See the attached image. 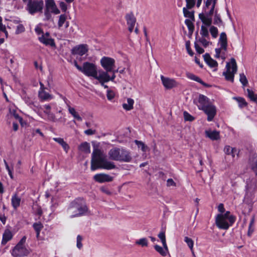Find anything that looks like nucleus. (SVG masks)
Segmentation results:
<instances>
[{"label": "nucleus", "mask_w": 257, "mask_h": 257, "mask_svg": "<svg viewBox=\"0 0 257 257\" xmlns=\"http://www.w3.org/2000/svg\"><path fill=\"white\" fill-rule=\"evenodd\" d=\"M98 168L111 170L116 168V166L113 162L105 158L100 150L96 149L94 150L92 154L91 169L94 171Z\"/></svg>", "instance_id": "f257e3e1"}, {"label": "nucleus", "mask_w": 257, "mask_h": 257, "mask_svg": "<svg viewBox=\"0 0 257 257\" xmlns=\"http://www.w3.org/2000/svg\"><path fill=\"white\" fill-rule=\"evenodd\" d=\"M102 68L105 70L103 72L106 74L102 79L103 83L108 82L109 81H113L115 78V72L117 70H114L115 67V60L108 57H103L100 61Z\"/></svg>", "instance_id": "f03ea898"}, {"label": "nucleus", "mask_w": 257, "mask_h": 257, "mask_svg": "<svg viewBox=\"0 0 257 257\" xmlns=\"http://www.w3.org/2000/svg\"><path fill=\"white\" fill-rule=\"evenodd\" d=\"M110 160L120 162L129 163L133 160L131 152L123 148H113L108 153Z\"/></svg>", "instance_id": "7ed1b4c3"}, {"label": "nucleus", "mask_w": 257, "mask_h": 257, "mask_svg": "<svg viewBox=\"0 0 257 257\" xmlns=\"http://www.w3.org/2000/svg\"><path fill=\"white\" fill-rule=\"evenodd\" d=\"M81 72L87 76H91L97 80L101 85L103 84L102 78L106 75L103 72V70H97V66L95 64L88 62L83 64Z\"/></svg>", "instance_id": "20e7f679"}, {"label": "nucleus", "mask_w": 257, "mask_h": 257, "mask_svg": "<svg viewBox=\"0 0 257 257\" xmlns=\"http://www.w3.org/2000/svg\"><path fill=\"white\" fill-rule=\"evenodd\" d=\"M88 209L82 200H76L70 204L67 209V214L71 218L85 214Z\"/></svg>", "instance_id": "39448f33"}, {"label": "nucleus", "mask_w": 257, "mask_h": 257, "mask_svg": "<svg viewBox=\"0 0 257 257\" xmlns=\"http://www.w3.org/2000/svg\"><path fill=\"white\" fill-rule=\"evenodd\" d=\"M226 71L223 73L225 79L228 81L233 82L234 75L237 71V65L235 60L231 58L229 63L226 65Z\"/></svg>", "instance_id": "423d86ee"}, {"label": "nucleus", "mask_w": 257, "mask_h": 257, "mask_svg": "<svg viewBox=\"0 0 257 257\" xmlns=\"http://www.w3.org/2000/svg\"><path fill=\"white\" fill-rule=\"evenodd\" d=\"M26 237L24 236L17 245L13 249L12 254L14 257H18L27 255L29 253L28 250L24 246V243L26 242Z\"/></svg>", "instance_id": "0eeeda50"}, {"label": "nucleus", "mask_w": 257, "mask_h": 257, "mask_svg": "<svg viewBox=\"0 0 257 257\" xmlns=\"http://www.w3.org/2000/svg\"><path fill=\"white\" fill-rule=\"evenodd\" d=\"M43 5L44 3L42 1L29 0L27 5V10L31 14H34L41 12Z\"/></svg>", "instance_id": "6e6552de"}, {"label": "nucleus", "mask_w": 257, "mask_h": 257, "mask_svg": "<svg viewBox=\"0 0 257 257\" xmlns=\"http://www.w3.org/2000/svg\"><path fill=\"white\" fill-rule=\"evenodd\" d=\"M228 219L223 216V214H218L215 218L216 226L220 229H227L230 226V223L227 222Z\"/></svg>", "instance_id": "1a4fd4ad"}, {"label": "nucleus", "mask_w": 257, "mask_h": 257, "mask_svg": "<svg viewBox=\"0 0 257 257\" xmlns=\"http://www.w3.org/2000/svg\"><path fill=\"white\" fill-rule=\"evenodd\" d=\"M40 88L38 91V97L41 101H50L53 98V96L46 91L47 88L40 82Z\"/></svg>", "instance_id": "9d476101"}, {"label": "nucleus", "mask_w": 257, "mask_h": 257, "mask_svg": "<svg viewBox=\"0 0 257 257\" xmlns=\"http://www.w3.org/2000/svg\"><path fill=\"white\" fill-rule=\"evenodd\" d=\"M194 102H195L198 108L200 110H202L206 106H207L211 103L210 102L209 99L202 94H200L197 100H194Z\"/></svg>", "instance_id": "9b49d317"}, {"label": "nucleus", "mask_w": 257, "mask_h": 257, "mask_svg": "<svg viewBox=\"0 0 257 257\" xmlns=\"http://www.w3.org/2000/svg\"><path fill=\"white\" fill-rule=\"evenodd\" d=\"M218 43L220 45V47L215 49V52L216 53L220 54L222 50L224 51H226L227 50V36L224 32H222L220 34Z\"/></svg>", "instance_id": "f8f14e48"}, {"label": "nucleus", "mask_w": 257, "mask_h": 257, "mask_svg": "<svg viewBox=\"0 0 257 257\" xmlns=\"http://www.w3.org/2000/svg\"><path fill=\"white\" fill-rule=\"evenodd\" d=\"M202 110L207 115V120L209 121H212L216 114V107L212 103L206 106Z\"/></svg>", "instance_id": "ddd939ff"}, {"label": "nucleus", "mask_w": 257, "mask_h": 257, "mask_svg": "<svg viewBox=\"0 0 257 257\" xmlns=\"http://www.w3.org/2000/svg\"><path fill=\"white\" fill-rule=\"evenodd\" d=\"M46 9L48 11L57 15L60 14V11L58 9L54 0H45Z\"/></svg>", "instance_id": "4468645a"}, {"label": "nucleus", "mask_w": 257, "mask_h": 257, "mask_svg": "<svg viewBox=\"0 0 257 257\" xmlns=\"http://www.w3.org/2000/svg\"><path fill=\"white\" fill-rule=\"evenodd\" d=\"M161 79L164 86L166 89H171L177 85V82L174 79L166 77L162 75Z\"/></svg>", "instance_id": "2eb2a0df"}, {"label": "nucleus", "mask_w": 257, "mask_h": 257, "mask_svg": "<svg viewBox=\"0 0 257 257\" xmlns=\"http://www.w3.org/2000/svg\"><path fill=\"white\" fill-rule=\"evenodd\" d=\"M93 178L96 182L100 183L111 182L113 180L112 177L103 173L96 174L94 176Z\"/></svg>", "instance_id": "dca6fc26"}, {"label": "nucleus", "mask_w": 257, "mask_h": 257, "mask_svg": "<svg viewBox=\"0 0 257 257\" xmlns=\"http://www.w3.org/2000/svg\"><path fill=\"white\" fill-rule=\"evenodd\" d=\"M125 18L128 26V31L132 33L136 22V19L132 13L127 14L125 16Z\"/></svg>", "instance_id": "f3484780"}, {"label": "nucleus", "mask_w": 257, "mask_h": 257, "mask_svg": "<svg viewBox=\"0 0 257 257\" xmlns=\"http://www.w3.org/2000/svg\"><path fill=\"white\" fill-rule=\"evenodd\" d=\"M216 1L217 0H206L205 2L204 10V12L208 11L207 14L209 16H212L213 14Z\"/></svg>", "instance_id": "a211bd4d"}, {"label": "nucleus", "mask_w": 257, "mask_h": 257, "mask_svg": "<svg viewBox=\"0 0 257 257\" xmlns=\"http://www.w3.org/2000/svg\"><path fill=\"white\" fill-rule=\"evenodd\" d=\"M88 51L87 46L86 45H80L78 46L75 47L72 50V53L73 55H79L82 56L85 54Z\"/></svg>", "instance_id": "6ab92c4d"}, {"label": "nucleus", "mask_w": 257, "mask_h": 257, "mask_svg": "<svg viewBox=\"0 0 257 257\" xmlns=\"http://www.w3.org/2000/svg\"><path fill=\"white\" fill-rule=\"evenodd\" d=\"M51 106L49 104H45L43 106V111L47 116V119L49 121L56 122L57 119L55 117V114L51 112Z\"/></svg>", "instance_id": "aec40b11"}, {"label": "nucleus", "mask_w": 257, "mask_h": 257, "mask_svg": "<svg viewBox=\"0 0 257 257\" xmlns=\"http://www.w3.org/2000/svg\"><path fill=\"white\" fill-rule=\"evenodd\" d=\"M163 247L159 245H155L154 248L160 255L163 256H166L169 253V248L167 244H162Z\"/></svg>", "instance_id": "412c9836"}, {"label": "nucleus", "mask_w": 257, "mask_h": 257, "mask_svg": "<svg viewBox=\"0 0 257 257\" xmlns=\"http://www.w3.org/2000/svg\"><path fill=\"white\" fill-rule=\"evenodd\" d=\"M205 134L206 136L211 140H218L220 139V134L218 131L211 130H206Z\"/></svg>", "instance_id": "4be33fe9"}, {"label": "nucleus", "mask_w": 257, "mask_h": 257, "mask_svg": "<svg viewBox=\"0 0 257 257\" xmlns=\"http://www.w3.org/2000/svg\"><path fill=\"white\" fill-rule=\"evenodd\" d=\"M40 42L44 44L46 46H50L51 47L55 46L54 40L51 37H48L47 36H41L38 38Z\"/></svg>", "instance_id": "5701e85b"}, {"label": "nucleus", "mask_w": 257, "mask_h": 257, "mask_svg": "<svg viewBox=\"0 0 257 257\" xmlns=\"http://www.w3.org/2000/svg\"><path fill=\"white\" fill-rule=\"evenodd\" d=\"M224 153L228 155H231L232 158H234L235 156H238L239 151L235 148H232L229 146H226L224 148Z\"/></svg>", "instance_id": "b1692460"}, {"label": "nucleus", "mask_w": 257, "mask_h": 257, "mask_svg": "<svg viewBox=\"0 0 257 257\" xmlns=\"http://www.w3.org/2000/svg\"><path fill=\"white\" fill-rule=\"evenodd\" d=\"M207 12H208V11L205 12V15L203 14H200L199 15V17L204 24L209 26L212 23V18L211 17V16L208 15Z\"/></svg>", "instance_id": "393cba45"}, {"label": "nucleus", "mask_w": 257, "mask_h": 257, "mask_svg": "<svg viewBox=\"0 0 257 257\" xmlns=\"http://www.w3.org/2000/svg\"><path fill=\"white\" fill-rule=\"evenodd\" d=\"M53 140L58 143L60 145L62 146L64 151L67 153L69 150V146L68 144L64 141V139L61 138H54Z\"/></svg>", "instance_id": "a878e982"}, {"label": "nucleus", "mask_w": 257, "mask_h": 257, "mask_svg": "<svg viewBox=\"0 0 257 257\" xmlns=\"http://www.w3.org/2000/svg\"><path fill=\"white\" fill-rule=\"evenodd\" d=\"M203 57L205 61L210 67H216L217 66V62L211 58L209 54H205Z\"/></svg>", "instance_id": "bb28decb"}, {"label": "nucleus", "mask_w": 257, "mask_h": 257, "mask_svg": "<svg viewBox=\"0 0 257 257\" xmlns=\"http://www.w3.org/2000/svg\"><path fill=\"white\" fill-rule=\"evenodd\" d=\"M12 237L13 234L12 232L9 229H6L3 235L2 244L3 245L6 244L8 241L12 238Z\"/></svg>", "instance_id": "cd10ccee"}, {"label": "nucleus", "mask_w": 257, "mask_h": 257, "mask_svg": "<svg viewBox=\"0 0 257 257\" xmlns=\"http://www.w3.org/2000/svg\"><path fill=\"white\" fill-rule=\"evenodd\" d=\"M67 107L69 112L72 115L74 119H76V120L80 121L82 120V117L79 115L78 112L74 107H71L68 104H67Z\"/></svg>", "instance_id": "c85d7f7f"}, {"label": "nucleus", "mask_w": 257, "mask_h": 257, "mask_svg": "<svg viewBox=\"0 0 257 257\" xmlns=\"http://www.w3.org/2000/svg\"><path fill=\"white\" fill-rule=\"evenodd\" d=\"M251 169L257 174V154L253 155L249 159Z\"/></svg>", "instance_id": "c756f323"}, {"label": "nucleus", "mask_w": 257, "mask_h": 257, "mask_svg": "<svg viewBox=\"0 0 257 257\" xmlns=\"http://www.w3.org/2000/svg\"><path fill=\"white\" fill-rule=\"evenodd\" d=\"M79 149L80 151L85 153H89L90 152V145L87 142H84L82 143L79 146Z\"/></svg>", "instance_id": "7c9ffc66"}, {"label": "nucleus", "mask_w": 257, "mask_h": 257, "mask_svg": "<svg viewBox=\"0 0 257 257\" xmlns=\"http://www.w3.org/2000/svg\"><path fill=\"white\" fill-rule=\"evenodd\" d=\"M134 103V101L133 99L130 98H127V103H123L122 104V107L126 110H130L133 108Z\"/></svg>", "instance_id": "2f4dec72"}, {"label": "nucleus", "mask_w": 257, "mask_h": 257, "mask_svg": "<svg viewBox=\"0 0 257 257\" xmlns=\"http://www.w3.org/2000/svg\"><path fill=\"white\" fill-rule=\"evenodd\" d=\"M186 75L188 78H189L191 80L196 81L202 84V85H203L204 86H207V84L206 83H205L199 77L194 75L193 74L190 73H187L186 74Z\"/></svg>", "instance_id": "473e14b6"}, {"label": "nucleus", "mask_w": 257, "mask_h": 257, "mask_svg": "<svg viewBox=\"0 0 257 257\" xmlns=\"http://www.w3.org/2000/svg\"><path fill=\"white\" fill-rule=\"evenodd\" d=\"M21 198L18 197L16 194L12 196V204L13 207L16 209L20 205Z\"/></svg>", "instance_id": "72a5a7b5"}, {"label": "nucleus", "mask_w": 257, "mask_h": 257, "mask_svg": "<svg viewBox=\"0 0 257 257\" xmlns=\"http://www.w3.org/2000/svg\"><path fill=\"white\" fill-rule=\"evenodd\" d=\"M188 9L184 8L183 11L184 15L185 17L189 18V20H195L193 11H189Z\"/></svg>", "instance_id": "f704fd0d"}, {"label": "nucleus", "mask_w": 257, "mask_h": 257, "mask_svg": "<svg viewBox=\"0 0 257 257\" xmlns=\"http://www.w3.org/2000/svg\"><path fill=\"white\" fill-rule=\"evenodd\" d=\"M194 20L186 19L185 21L186 25H187L190 34L191 35L194 30V26L193 25V22Z\"/></svg>", "instance_id": "c9c22d12"}, {"label": "nucleus", "mask_w": 257, "mask_h": 257, "mask_svg": "<svg viewBox=\"0 0 257 257\" xmlns=\"http://www.w3.org/2000/svg\"><path fill=\"white\" fill-rule=\"evenodd\" d=\"M136 244L139 245L142 247H147L148 246V241L146 238H141L135 242Z\"/></svg>", "instance_id": "e433bc0d"}, {"label": "nucleus", "mask_w": 257, "mask_h": 257, "mask_svg": "<svg viewBox=\"0 0 257 257\" xmlns=\"http://www.w3.org/2000/svg\"><path fill=\"white\" fill-rule=\"evenodd\" d=\"M223 216L228 219L230 224H232L235 221V217L232 215H230V212L228 211H226Z\"/></svg>", "instance_id": "4c0bfd02"}, {"label": "nucleus", "mask_w": 257, "mask_h": 257, "mask_svg": "<svg viewBox=\"0 0 257 257\" xmlns=\"http://www.w3.org/2000/svg\"><path fill=\"white\" fill-rule=\"evenodd\" d=\"M43 226L40 222L35 223L33 224V227L37 233V237H39L40 231L42 230Z\"/></svg>", "instance_id": "58836bf2"}, {"label": "nucleus", "mask_w": 257, "mask_h": 257, "mask_svg": "<svg viewBox=\"0 0 257 257\" xmlns=\"http://www.w3.org/2000/svg\"><path fill=\"white\" fill-rule=\"evenodd\" d=\"M67 19V16L65 14H62L59 17V20L58 22V26L59 28L62 27L63 24L65 23Z\"/></svg>", "instance_id": "ea45409f"}, {"label": "nucleus", "mask_w": 257, "mask_h": 257, "mask_svg": "<svg viewBox=\"0 0 257 257\" xmlns=\"http://www.w3.org/2000/svg\"><path fill=\"white\" fill-rule=\"evenodd\" d=\"M135 142L139 148H141L143 152H146L149 150L148 147L143 142L138 140H135Z\"/></svg>", "instance_id": "a19ab883"}, {"label": "nucleus", "mask_w": 257, "mask_h": 257, "mask_svg": "<svg viewBox=\"0 0 257 257\" xmlns=\"http://www.w3.org/2000/svg\"><path fill=\"white\" fill-rule=\"evenodd\" d=\"M247 96L251 101L257 103V94L249 89H247Z\"/></svg>", "instance_id": "79ce46f5"}, {"label": "nucleus", "mask_w": 257, "mask_h": 257, "mask_svg": "<svg viewBox=\"0 0 257 257\" xmlns=\"http://www.w3.org/2000/svg\"><path fill=\"white\" fill-rule=\"evenodd\" d=\"M184 241L187 244V245L190 250H192V248H193L194 246L193 240L191 238H189L188 236H185L184 238Z\"/></svg>", "instance_id": "37998d69"}, {"label": "nucleus", "mask_w": 257, "mask_h": 257, "mask_svg": "<svg viewBox=\"0 0 257 257\" xmlns=\"http://www.w3.org/2000/svg\"><path fill=\"white\" fill-rule=\"evenodd\" d=\"M158 237L161 240L162 244H167L166 242L165 232L164 231H161L158 235Z\"/></svg>", "instance_id": "c03bdc74"}, {"label": "nucleus", "mask_w": 257, "mask_h": 257, "mask_svg": "<svg viewBox=\"0 0 257 257\" xmlns=\"http://www.w3.org/2000/svg\"><path fill=\"white\" fill-rule=\"evenodd\" d=\"M200 34L202 37H208L209 33L207 28L204 26H202L201 27Z\"/></svg>", "instance_id": "a18cd8bd"}, {"label": "nucleus", "mask_w": 257, "mask_h": 257, "mask_svg": "<svg viewBox=\"0 0 257 257\" xmlns=\"http://www.w3.org/2000/svg\"><path fill=\"white\" fill-rule=\"evenodd\" d=\"M183 115L185 121H192L195 119L194 117L192 116L187 111L184 112Z\"/></svg>", "instance_id": "49530a36"}, {"label": "nucleus", "mask_w": 257, "mask_h": 257, "mask_svg": "<svg viewBox=\"0 0 257 257\" xmlns=\"http://www.w3.org/2000/svg\"><path fill=\"white\" fill-rule=\"evenodd\" d=\"M211 35L214 38H216L218 36V30L214 26H211L210 28Z\"/></svg>", "instance_id": "de8ad7c7"}, {"label": "nucleus", "mask_w": 257, "mask_h": 257, "mask_svg": "<svg viewBox=\"0 0 257 257\" xmlns=\"http://www.w3.org/2000/svg\"><path fill=\"white\" fill-rule=\"evenodd\" d=\"M10 114L12 116H13L15 118H16L17 119H18L20 122H21L23 120V119L21 117H20L18 114H17L16 113V111L14 109H13V110H11L10 109Z\"/></svg>", "instance_id": "09e8293b"}, {"label": "nucleus", "mask_w": 257, "mask_h": 257, "mask_svg": "<svg viewBox=\"0 0 257 257\" xmlns=\"http://www.w3.org/2000/svg\"><path fill=\"white\" fill-rule=\"evenodd\" d=\"M235 99L238 101L240 107H243L247 105V103L243 98L238 97L236 98Z\"/></svg>", "instance_id": "8fccbe9b"}, {"label": "nucleus", "mask_w": 257, "mask_h": 257, "mask_svg": "<svg viewBox=\"0 0 257 257\" xmlns=\"http://www.w3.org/2000/svg\"><path fill=\"white\" fill-rule=\"evenodd\" d=\"M0 31L4 32L6 37V38L8 37V33L6 30V26L5 25H4L2 23V18L1 17H0Z\"/></svg>", "instance_id": "3c124183"}, {"label": "nucleus", "mask_w": 257, "mask_h": 257, "mask_svg": "<svg viewBox=\"0 0 257 257\" xmlns=\"http://www.w3.org/2000/svg\"><path fill=\"white\" fill-rule=\"evenodd\" d=\"M239 81L243 86L246 85L248 83L246 77L243 73L240 74Z\"/></svg>", "instance_id": "603ef678"}, {"label": "nucleus", "mask_w": 257, "mask_h": 257, "mask_svg": "<svg viewBox=\"0 0 257 257\" xmlns=\"http://www.w3.org/2000/svg\"><path fill=\"white\" fill-rule=\"evenodd\" d=\"M25 31V27L22 24H19L17 27V29L16 31V34H19L20 33H23Z\"/></svg>", "instance_id": "864d4df0"}, {"label": "nucleus", "mask_w": 257, "mask_h": 257, "mask_svg": "<svg viewBox=\"0 0 257 257\" xmlns=\"http://www.w3.org/2000/svg\"><path fill=\"white\" fill-rule=\"evenodd\" d=\"M186 1L187 9H190L194 6L195 0H186Z\"/></svg>", "instance_id": "5fc2aeb1"}, {"label": "nucleus", "mask_w": 257, "mask_h": 257, "mask_svg": "<svg viewBox=\"0 0 257 257\" xmlns=\"http://www.w3.org/2000/svg\"><path fill=\"white\" fill-rule=\"evenodd\" d=\"M115 96L114 92L112 90H108L107 92V98L108 100H112Z\"/></svg>", "instance_id": "6e6d98bb"}, {"label": "nucleus", "mask_w": 257, "mask_h": 257, "mask_svg": "<svg viewBox=\"0 0 257 257\" xmlns=\"http://www.w3.org/2000/svg\"><path fill=\"white\" fill-rule=\"evenodd\" d=\"M82 240V237L80 235H78L77 236V246L78 248H81L82 246V244L81 243V241Z\"/></svg>", "instance_id": "4d7b16f0"}, {"label": "nucleus", "mask_w": 257, "mask_h": 257, "mask_svg": "<svg viewBox=\"0 0 257 257\" xmlns=\"http://www.w3.org/2000/svg\"><path fill=\"white\" fill-rule=\"evenodd\" d=\"M195 48L196 51L199 54H202L204 51L203 49L201 47H200V46L199 45V44L197 42L195 43Z\"/></svg>", "instance_id": "13d9d810"}, {"label": "nucleus", "mask_w": 257, "mask_h": 257, "mask_svg": "<svg viewBox=\"0 0 257 257\" xmlns=\"http://www.w3.org/2000/svg\"><path fill=\"white\" fill-rule=\"evenodd\" d=\"M59 6L62 11L63 12H66L67 10V7L66 4L63 2H60L59 3Z\"/></svg>", "instance_id": "bf43d9fd"}, {"label": "nucleus", "mask_w": 257, "mask_h": 257, "mask_svg": "<svg viewBox=\"0 0 257 257\" xmlns=\"http://www.w3.org/2000/svg\"><path fill=\"white\" fill-rule=\"evenodd\" d=\"M198 41L201 43L204 47L208 45L209 42H208L204 37H202L198 40Z\"/></svg>", "instance_id": "052dcab7"}, {"label": "nucleus", "mask_w": 257, "mask_h": 257, "mask_svg": "<svg viewBox=\"0 0 257 257\" xmlns=\"http://www.w3.org/2000/svg\"><path fill=\"white\" fill-rule=\"evenodd\" d=\"M167 186L168 187L170 186H176V183L172 179H168L167 181Z\"/></svg>", "instance_id": "680f3d73"}, {"label": "nucleus", "mask_w": 257, "mask_h": 257, "mask_svg": "<svg viewBox=\"0 0 257 257\" xmlns=\"http://www.w3.org/2000/svg\"><path fill=\"white\" fill-rule=\"evenodd\" d=\"M4 163H5L6 169L8 170V171L9 172V174L11 178H13V175H12V170L10 169V167H9L7 162H6V161L5 160H4Z\"/></svg>", "instance_id": "e2e57ef3"}, {"label": "nucleus", "mask_w": 257, "mask_h": 257, "mask_svg": "<svg viewBox=\"0 0 257 257\" xmlns=\"http://www.w3.org/2000/svg\"><path fill=\"white\" fill-rule=\"evenodd\" d=\"M253 220L252 219L250 222V223H249V229H248V235H250L253 232V229L251 228L252 227V226L253 225Z\"/></svg>", "instance_id": "0e129e2a"}, {"label": "nucleus", "mask_w": 257, "mask_h": 257, "mask_svg": "<svg viewBox=\"0 0 257 257\" xmlns=\"http://www.w3.org/2000/svg\"><path fill=\"white\" fill-rule=\"evenodd\" d=\"M214 21V23L215 24H217L219 23L222 22V21H221V19L220 18L219 16L217 14H215V15Z\"/></svg>", "instance_id": "69168bd1"}, {"label": "nucleus", "mask_w": 257, "mask_h": 257, "mask_svg": "<svg viewBox=\"0 0 257 257\" xmlns=\"http://www.w3.org/2000/svg\"><path fill=\"white\" fill-rule=\"evenodd\" d=\"M96 131L91 129H88L84 131V133L87 135H92L95 134Z\"/></svg>", "instance_id": "338daca9"}, {"label": "nucleus", "mask_w": 257, "mask_h": 257, "mask_svg": "<svg viewBox=\"0 0 257 257\" xmlns=\"http://www.w3.org/2000/svg\"><path fill=\"white\" fill-rule=\"evenodd\" d=\"M50 11H48L46 10L44 15L46 20H49L51 18V15L50 13Z\"/></svg>", "instance_id": "774afa93"}]
</instances>
